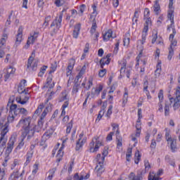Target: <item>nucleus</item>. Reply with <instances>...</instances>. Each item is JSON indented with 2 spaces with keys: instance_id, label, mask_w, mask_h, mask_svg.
Returning <instances> with one entry per match:
<instances>
[{
  "instance_id": "f257e3e1",
  "label": "nucleus",
  "mask_w": 180,
  "mask_h": 180,
  "mask_svg": "<svg viewBox=\"0 0 180 180\" xmlns=\"http://www.w3.org/2000/svg\"><path fill=\"white\" fill-rule=\"evenodd\" d=\"M146 25L144 26L143 30L142 32L141 39L138 40L137 41V49L141 51L138 56L136 57V65H140V60L143 57V50L144 49V43L147 39V34L148 32V26L151 25V19L150 18H145Z\"/></svg>"
},
{
  "instance_id": "f03ea898",
  "label": "nucleus",
  "mask_w": 180,
  "mask_h": 180,
  "mask_svg": "<svg viewBox=\"0 0 180 180\" xmlns=\"http://www.w3.org/2000/svg\"><path fill=\"white\" fill-rule=\"evenodd\" d=\"M16 127H22L23 130L22 134L28 135V139L33 137V134L36 131V126L34 124H32V119L30 117H24L20 120Z\"/></svg>"
},
{
  "instance_id": "7ed1b4c3",
  "label": "nucleus",
  "mask_w": 180,
  "mask_h": 180,
  "mask_svg": "<svg viewBox=\"0 0 180 180\" xmlns=\"http://www.w3.org/2000/svg\"><path fill=\"white\" fill-rule=\"evenodd\" d=\"M19 113H22V115H27V110L25 108H18V105L16 104H12L10 106L9 115L8 117V122L9 123H12L14 120H17V116Z\"/></svg>"
},
{
  "instance_id": "20e7f679",
  "label": "nucleus",
  "mask_w": 180,
  "mask_h": 180,
  "mask_svg": "<svg viewBox=\"0 0 180 180\" xmlns=\"http://www.w3.org/2000/svg\"><path fill=\"white\" fill-rule=\"evenodd\" d=\"M1 137H0V151H4L5 147L6 146V142L8 141V136H6V133L9 131L8 129V126L6 124H4V121L0 122V130Z\"/></svg>"
},
{
  "instance_id": "39448f33",
  "label": "nucleus",
  "mask_w": 180,
  "mask_h": 180,
  "mask_svg": "<svg viewBox=\"0 0 180 180\" xmlns=\"http://www.w3.org/2000/svg\"><path fill=\"white\" fill-rule=\"evenodd\" d=\"M103 146V136H96L90 143V153H96Z\"/></svg>"
},
{
  "instance_id": "423d86ee",
  "label": "nucleus",
  "mask_w": 180,
  "mask_h": 180,
  "mask_svg": "<svg viewBox=\"0 0 180 180\" xmlns=\"http://www.w3.org/2000/svg\"><path fill=\"white\" fill-rule=\"evenodd\" d=\"M97 165L95 168V172L97 176H101L103 172H105V167H103V162L105 161V157H101V154H98L96 158Z\"/></svg>"
},
{
  "instance_id": "0eeeda50",
  "label": "nucleus",
  "mask_w": 180,
  "mask_h": 180,
  "mask_svg": "<svg viewBox=\"0 0 180 180\" xmlns=\"http://www.w3.org/2000/svg\"><path fill=\"white\" fill-rule=\"evenodd\" d=\"M67 9H68V7L63 8L61 13L56 18L54 21L52 22L51 27H52L53 33H57L58 30H60V27H61V23L63 22V13H64Z\"/></svg>"
},
{
  "instance_id": "6e6552de",
  "label": "nucleus",
  "mask_w": 180,
  "mask_h": 180,
  "mask_svg": "<svg viewBox=\"0 0 180 180\" xmlns=\"http://www.w3.org/2000/svg\"><path fill=\"white\" fill-rule=\"evenodd\" d=\"M36 53L32 52L30 58H28L27 68L29 71H36L37 70V65L39 64V60L36 58Z\"/></svg>"
},
{
  "instance_id": "1a4fd4ad",
  "label": "nucleus",
  "mask_w": 180,
  "mask_h": 180,
  "mask_svg": "<svg viewBox=\"0 0 180 180\" xmlns=\"http://www.w3.org/2000/svg\"><path fill=\"white\" fill-rule=\"evenodd\" d=\"M174 95H175V98H174V97H170L169 99L170 103H174L173 108L174 110H176V109H178V108H179L180 106V86H178L175 89Z\"/></svg>"
},
{
  "instance_id": "9d476101",
  "label": "nucleus",
  "mask_w": 180,
  "mask_h": 180,
  "mask_svg": "<svg viewBox=\"0 0 180 180\" xmlns=\"http://www.w3.org/2000/svg\"><path fill=\"white\" fill-rule=\"evenodd\" d=\"M168 8H169L167 11V19L170 20L171 22L170 26L171 27H172L174 26V12L175 11V8H174V2L172 1V0H169Z\"/></svg>"
},
{
  "instance_id": "9b49d317",
  "label": "nucleus",
  "mask_w": 180,
  "mask_h": 180,
  "mask_svg": "<svg viewBox=\"0 0 180 180\" xmlns=\"http://www.w3.org/2000/svg\"><path fill=\"white\" fill-rule=\"evenodd\" d=\"M85 143H86V137L84 136V132H82L79 135V139L76 143V150L79 151V150H81V148L84 147V144H85Z\"/></svg>"
},
{
  "instance_id": "f8f14e48",
  "label": "nucleus",
  "mask_w": 180,
  "mask_h": 180,
  "mask_svg": "<svg viewBox=\"0 0 180 180\" xmlns=\"http://www.w3.org/2000/svg\"><path fill=\"white\" fill-rule=\"evenodd\" d=\"M37 37H39V32H34L33 33H31L30 36L28 37L27 44L25 46V49L30 47V44H34L37 39Z\"/></svg>"
},
{
  "instance_id": "ddd939ff",
  "label": "nucleus",
  "mask_w": 180,
  "mask_h": 180,
  "mask_svg": "<svg viewBox=\"0 0 180 180\" xmlns=\"http://www.w3.org/2000/svg\"><path fill=\"white\" fill-rule=\"evenodd\" d=\"M29 95H27V93L25 92V94L16 97L15 101L17 103H20V105H26V103H27V101H29Z\"/></svg>"
},
{
  "instance_id": "4468645a",
  "label": "nucleus",
  "mask_w": 180,
  "mask_h": 180,
  "mask_svg": "<svg viewBox=\"0 0 180 180\" xmlns=\"http://www.w3.org/2000/svg\"><path fill=\"white\" fill-rule=\"evenodd\" d=\"M93 82L94 79H92V77H89V79L85 78L82 83V86H83L86 91H89L92 85H94Z\"/></svg>"
},
{
  "instance_id": "2eb2a0df",
  "label": "nucleus",
  "mask_w": 180,
  "mask_h": 180,
  "mask_svg": "<svg viewBox=\"0 0 180 180\" xmlns=\"http://www.w3.org/2000/svg\"><path fill=\"white\" fill-rule=\"evenodd\" d=\"M23 41V28L20 27L18 30V33L16 35L15 44L16 46H19Z\"/></svg>"
},
{
  "instance_id": "dca6fc26",
  "label": "nucleus",
  "mask_w": 180,
  "mask_h": 180,
  "mask_svg": "<svg viewBox=\"0 0 180 180\" xmlns=\"http://www.w3.org/2000/svg\"><path fill=\"white\" fill-rule=\"evenodd\" d=\"M91 37L93 40L98 41L99 37V32L96 31V23H93L91 28L90 30Z\"/></svg>"
},
{
  "instance_id": "f3484780",
  "label": "nucleus",
  "mask_w": 180,
  "mask_h": 180,
  "mask_svg": "<svg viewBox=\"0 0 180 180\" xmlns=\"http://www.w3.org/2000/svg\"><path fill=\"white\" fill-rule=\"evenodd\" d=\"M120 77H127V78H130V74L131 73V68H121L120 70Z\"/></svg>"
},
{
  "instance_id": "a211bd4d",
  "label": "nucleus",
  "mask_w": 180,
  "mask_h": 180,
  "mask_svg": "<svg viewBox=\"0 0 180 180\" xmlns=\"http://www.w3.org/2000/svg\"><path fill=\"white\" fill-rule=\"evenodd\" d=\"M55 83L53 82V77L49 76L46 79V82L44 85V89H48V91H50V89H53L54 88Z\"/></svg>"
},
{
  "instance_id": "6ab92c4d",
  "label": "nucleus",
  "mask_w": 180,
  "mask_h": 180,
  "mask_svg": "<svg viewBox=\"0 0 180 180\" xmlns=\"http://www.w3.org/2000/svg\"><path fill=\"white\" fill-rule=\"evenodd\" d=\"M15 141L16 139L15 137H11L9 139V141L7 144V149L6 150V154H11V153H12V150H13V146H15Z\"/></svg>"
},
{
  "instance_id": "aec40b11",
  "label": "nucleus",
  "mask_w": 180,
  "mask_h": 180,
  "mask_svg": "<svg viewBox=\"0 0 180 180\" xmlns=\"http://www.w3.org/2000/svg\"><path fill=\"white\" fill-rule=\"evenodd\" d=\"M102 89H103V86H102V84H98L95 88H93L91 89L92 97L95 98L96 96H99V94H101Z\"/></svg>"
},
{
  "instance_id": "412c9836",
  "label": "nucleus",
  "mask_w": 180,
  "mask_h": 180,
  "mask_svg": "<svg viewBox=\"0 0 180 180\" xmlns=\"http://www.w3.org/2000/svg\"><path fill=\"white\" fill-rule=\"evenodd\" d=\"M15 72H16V69L15 68L12 66H9L8 68H7L6 73L4 75L5 81L9 79V78H11V77H12V75H13Z\"/></svg>"
},
{
  "instance_id": "4be33fe9",
  "label": "nucleus",
  "mask_w": 180,
  "mask_h": 180,
  "mask_svg": "<svg viewBox=\"0 0 180 180\" xmlns=\"http://www.w3.org/2000/svg\"><path fill=\"white\" fill-rule=\"evenodd\" d=\"M152 44H154V43H157L158 44H159L160 46H162L163 44V41H162V38L158 37V34L157 32H154L153 35H152Z\"/></svg>"
},
{
  "instance_id": "5701e85b",
  "label": "nucleus",
  "mask_w": 180,
  "mask_h": 180,
  "mask_svg": "<svg viewBox=\"0 0 180 180\" xmlns=\"http://www.w3.org/2000/svg\"><path fill=\"white\" fill-rule=\"evenodd\" d=\"M26 136H28V135L26 134H22L21 135V137L19 140L18 146L15 148V150H21V148H23V146H25V139H26ZM27 139H29L30 138H29L28 136Z\"/></svg>"
},
{
  "instance_id": "b1692460",
  "label": "nucleus",
  "mask_w": 180,
  "mask_h": 180,
  "mask_svg": "<svg viewBox=\"0 0 180 180\" xmlns=\"http://www.w3.org/2000/svg\"><path fill=\"white\" fill-rule=\"evenodd\" d=\"M110 56H112L110 53H108L106 56L103 57L101 61V68H103L105 65H108L110 63Z\"/></svg>"
},
{
  "instance_id": "393cba45",
  "label": "nucleus",
  "mask_w": 180,
  "mask_h": 180,
  "mask_svg": "<svg viewBox=\"0 0 180 180\" xmlns=\"http://www.w3.org/2000/svg\"><path fill=\"white\" fill-rule=\"evenodd\" d=\"M116 36H113V31L112 30H108L103 37L104 41H108V40H110V39H115Z\"/></svg>"
},
{
  "instance_id": "a878e982",
  "label": "nucleus",
  "mask_w": 180,
  "mask_h": 180,
  "mask_svg": "<svg viewBox=\"0 0 180 180\" xmlns=\"http://www.w3.org/2000/svg\"><path fill=\"white\" fill-rule=\"evenodd\" d=\"M89 176H91V175L89 173H81L80 175H79L78 174H75L74 178L76 180H86L89 179Z\"/></svg>"
},
{
  "instance_id": "bb28decb",
  "label": "nucleus",
  "mask_w": 180,
  "mask_h": 180,
  "mask_svg": "<svg viewBox=\"0 0 180 180\" xmlns=\"http://www.w3.org/2000/svg\"><path fill=\"white\" fill-rule=\"evenodd\" d=\"M136 133L131 135V140L132 141L137 143V139H139V137H140V134H141V128H140V127H138V128H136Z\"/></svg>"
},
{
  "instance_id": "cd10ccee",
  "label": "nucleus",
  "mask_w": 180,
  "mask_h": 180,
  "mask_svg": "<svg viewBox=\"0 0 180 180\" xmlns=\"http://www.w3.org/2000/svg\"><path fill=\"white\" fill-rule=\"evenodd\" d=\"M174 37H175V34H170L169 37L170 41V47L169 49H173V50L174 47H176V44H178V41Z\"/></svg>"
},
{
  "instance_id": "c85d7f7f",
  "label": "nucleus",
  "mask_w": 180,
  "mask_h": 180,
  "mask_svg": "<svg viewBox=\"0 0 180 180\" xmlns=\"http://www.w3.org/2000/svg\"><path fill=\"white\" fill-rule=\"evenodd\" d=\"M63 149L64 146H62L60 149L58 150L56 153V162H60V161L63 160V156L64 155V151H63Z\"/></svg>"
},
{
  "instance_id": "c756f323",
  "label": "nucleus",
  "mask_w": 180,
  "mask_h": 180,
  "mask_svg": "<svg viewBox=\"0 0 180 180\" xmlns=\"http://www.w3.org/2000/svg\"><path fill=\"white\" fill-rule=\"evenodd\" d=\"M167 143L170 146V149L173 152L176 151V150H178V147H176V139H171L170 141H168Z\"/></svg>"
},
{
  "instance_id": "7c9ffc66",
  "label": "nucleus",
  "mask_w": 180,
  "mask_h": 180,
  "mask_svg": "<svg viewBox=\"0 0 180 180\" xmlns=\"http://www.w3.org/2000/svg\"><path fill=\"white\" fill-rule=\"evenodd\" d=\"M81 30V24H77L75 26V29L73 30V37L74 39H77L78 36H79V31Z\"/></svg>"
},
{
  "instance_id": "2f4dec72",
  "label": "nucleus",
  "mask_w": 180,
  "mask_h": 180,
  "mask_svg": "<svg viewBox=\"0 0 180 180\" xmlns=\"http://www.w3.org/2000/svg\"><path fill=\"white\" fill-rule=\"evenodd\" d=\"M6 40H8V34H4L0 39V47L1 49H5V44H6Z\"/></svg>"
},
{
  "instance_id": "473e14b6",
  "label": "nucleus",
  "mask_w": 180,
  "mask_h": 180,
  "mask_svg": "<svg viewBox=\"0 0 180 180\" xmlns=\"http://www.w3.org/2000/svg\"><path fill=\"white\" fill-rule=\"evenodd\" d=\"M153 11L156 15H158L160 12H161V7L160 6V4H158V0L155 1V4L153 6Z\"/></svg>"
},
{
  "instance_id": "72a5a7b5",
  "label": "nucleus",
  "mask_w": 180,
  "mask_h": 180,
  "mask_svg": "<svg viewBox=\"0 0 180 180\" xmlns=\"http://www.w3.org/2000/svg\"><path fill=\"white\" fill-rule=\"evenodd\" d=\"M68 100V93L67 91H63L59 98V102H64V101Z\"/></svg>"
},
{
  "instance_id": "f704fd0d",
  "label": "nucleus",
  "mask_w": 180,
  "mask_h": 180,
  "mask_svg": "<svg viewBox=\"0 0 180 180\" xmlns=\"http://www.w3.org/2000/svg\"><path fill=\"white\" fill-rule=\"evenodd\" d=\"M148 180H160L161 178L155 173V172H150L149 174Z\"/></svg>"
},
{
  "instance_id": "c9c22d12",
  "label": "nucleus",
  "mask_w": 180,
  "mask_h": 180,
  "mask_svg": "<svg viewBox=\"0 0 180 180\" xmlns=\"http://www.w3.org/2000/svg\"><path fill=\"white\" fill-rule=\"evenodd\" d=\"M33 157V152H29L27 153L26 155V161L25 162V165H29V164L30 163V161L32 160V158Z\"/></svg>"
},
{
  "instance_id": "e433bc0d",
  "label": "nucleus",
  "mask_w": 180,
  "mask_h": 180,
  "mask_svg": "<svg viewBox=\"0 0 180 180\" xmlns=\"http://www.w3.org/2000/svg\"><path fill=\"white\" fill-rule=\"evenodd\" d=\"M132 153H133V149L131 148H129L126 153V160L128 162H130V159L131 158Z\"/></svg>"
},
{
  "instance_id": "4c0bfd02",
  "label": "nucleus",
  "mask_w": 180,
  "mask_h": 180,
  "mask_svg": "<svg viewBox=\"0 0 180 180\" xmlns=\"http://www.w3.org/2000/svg\"><path fill=\"white\" fill-rule=\"evenodd\" d=\"M127 65V60L125 58H122L120 60H118V66L120 67V68H124Z\"/></svg>"
},
{
  "instance_id": "58836bf2",
  "label": "nucleus",
  "mask_w": 180,
  "mask_h": 180,
  "mask_svg": "<svg viewBox=\"0 0 180 180\" xmlns=\"http://www.w3.org/2000/svg\"><path fill=\"white\" fill-rule=\"evenodd\" d=\"M91 8H92L93 12L91 15V18H93L94 19H95V18H96L98 15V7L95 4H94L92 5Z\"/></svg>"
},
{
  "instance_id": "ea45409f",
  "label": "nucleus",
  "mask_w": 180,
  "mask_h": 180,
  "mask_svg": "<svg viewBox=\"0 0 180 180\" xmlns=\"http://www.w3.org/2000/svg\"><path fill=\"white\" fill-rule=\"evenodd\" d=\"M68 105H70V103H68V101H67L62 105V108H61V109H62L61 116H65V109H67V108H68Z\"/></svg>"
},
{
  "instance_id": "a19ab883",
  "label": "nucleus",
  "mask_w": 180,
  "mask_h": 180,
  "mask_svg": "<svg viewBox=\"0 0 180 180\" xmlns=\"http://www.w3.org/2000/svg\"><path fill=\"white\" fill-rule=\"evenodd\" d=\"M46 115H47V110H44L42 114L41 115L40 121H39L38 122L39 126H41V127L43 126V122H41V120H43V119H44Z\"/></svg>"
},
{
  "instance_id": "79ce46f5",
  "label": "nucleus",
  "mask_w": 180,
  "mask_h": 180,
  "mask_svg": "<svg viewBox=\"0 0 180 180\" xmlns=\"http://www.w3.org/2000/svg\"><path fill=\"white\" fill-rule=\"evenodd\" d=\"M155 74L156 77H160L161 74V62H158Z\"/></svg>"
},
{
  "instance_id": "37998d69",
  "label": "nucleus",
  "mask_w": 180,
  "mask_h": 180,
  "mask_svg": "<svg viewBox=\"0 0 180 180\" xmlns=\"http://www.w3.org/2000/svg\"><path fill=\"white\" fill-rule=\"evenodd\" d=\"M140 160H141V155H140V152H139V150H137L135 153V157H134L135 164H139V162H140Z\"/></svg>"
},
{
  "instance_id": "c03bdc74",
  "label": "nucleus",
  "mask_w": 180,
  "mask_h": 180,
  "mask_svg": "<svg viewBox=\"0 0 180 180\" xmlns=\"http://www.w3.org/2000/svg\"><path fill=\"white\" fill-rule=\"evenodd\" d=\"M4 63H13V56L9 53L6 54L4 59Z\"/></svg>"
},
{
  "instance_id": "a18cd8bd",
  "label": "nucleus",
  "mask_w": 180,
  "mask_h": 180,
  "mask_svg": "<svg viewBox=\"0 0 180 180\" xmlns=\"http://www.w3.org/2000/svg\"><path fill=\"white\" fill-rule=\"evenodd\" d=\"M112 110H113V105H109L108 109L105 113V117H108V119H109L110 117V116L112 115Z\"/></svg>"
},
{
  "instance_id": "49530a36",
  "label": "nucleus",
  "mask_w": 180,
  "mask_h": 180,
  "mask_svg": "<svg viewBox=\"0 0 180 180\" xmlns=\"http://www.w3.org/2000/svg\"><path fill=\"white\" fill-rule=\"evenodd\" d=\"M128 98H129V93H128L127 90H125V92L124 94V98L122 100V103H123L124 106L127 103Z\"/></svg>"
},
{
  "instance_id": "de8ad7c7",
  "label": "nucleus",
  "mask_w": 180,
  "mask_h": 180,
  "mask_svg": "<svg viewBox=\"0 0 180 180\" xmlns=\"http://www.w3.org/2000/svg\"><path fill=\"white\" fill-rule=\"evenodd\" d=\"M86 6L85 4H82L79 6V12L78 13L79 16H82L84 12H85V8Z\"/></svg>"
},
{
  "instance_id": "09e8293b",
  "label": "nucleus",
  "mask_w": 180,
  "mask_h": 180,
  "mask_svg": "<svg viewBox=\"0 0 180 180\" xmlns=\"http://www.w3.org/2000/svg\"><path fill=\"white\" fill-rule=\"evenodd\" d=\"M122 146H123V139H122V138L117 139V148H118V150H120Z\"/></svg>"
},
{
  "instance_id": "8fccbe9b",
  "label": "nucleus",
  "mask_w": 180,
  "mask_h": 180,
  "mask_svg": "<svg viewBox=\"0 0 180 180\" xmlns=\"http://www.w3.org/2000/svg\"><path fill=\"white\" fill-rule=\"evenodd\" d=\"M72 129V120H71L67 125L66 133L70 134L71 133V129Z\"/></svg>"
},
{
  "instance_id": "3c124183",
  "label": "nucleus",
  "mask_w": 180,
  "mask_h": 180,
  "mask_svg": "<svg viewBox=\"0 0 180 180\" xmlns=\"http://www.w3.org/2000/svg\"><path fill=\"white\" fill-rule=\"evenodd\" d=\"M37 171H39V164L35 163L33 165V169L32 172V175H36L37 174Z\"/></svg>"
},
{
  "instance_id": "603ef678",
  "label": "nucleus",
  "mask_w": 180,
  "mask_h": 180,
  "mask_svg": "<svg viewBox=\"0 0 180 180\" xmlns=\"http://www.w3.org/2000/svg\"><path fill=\"white\" fill-rule=\"evenodd\" d=\"M46 70H47V66H46V65L41 68L40 72L38 74L39 77H43V75H44V73L46 72Z\"/></svg>"
},
{
  "instance_id": "864d4df0",
  "label": "nucleus",
  "mask_w": 180,
  "mask_h": 180,
  "mask_svg": "<svg viewBox=\"0 0 180 180\" xmlns=\"http://www.w3.org/2000/svg\"><path fill=\"white\" fill-rule=\"evenodd\" d=\"M144 165H145V171L146 172H148L150 171V168H151V165H150V162L148 160L144 161Z\"/></svg>"
},
{
  "instance_id": "5fc2aeb1",
  "label": "nucleus",
  "mask_w": 180,
  "mask_h": 180,
  "mask_svg": "<svg viewBox=\"0 0 180 180\" xmlns=\"http://www.w3.org/2000/svg\"><path fill=\"white\" fill-rule=\"evenodd\" d=\"M65 2V0H56L55 5L58 6V8H60V6H63V5H64Z\"/></svg>"
},
{
  "instance_id": "6e6d98bb",
  "label": "nucleus",
  "mask_w": 180,
  "mask_h": 180,
  "mask_svg": "<svg viewBox=\"0 0 180 180\" xmlns=\"http://www.w3.org/2000/svg\"><path fill=\"white\" fill-rule=\"evenodd\" d=\"M103 115H105V110H101L97 117V119L96 120V122H99V120H101V119L103 117Z\"/></svg>"
},
{
  "instance_id": "4d7b16f0",
  "label": "nucleus",
  "mask_w": 180,
  "mask_h": 180,
  "mask_svg": "<svg viewBox=\"0 0 180 180\" xmlns=\"http://www.w3.org/2000/svg\"><path fill=\"white\" fill-rule=\"evenodd\" d=\"M174 56V49L169 48V55L167 56V60L171 61L172 60V56Z\"/></svg>"
},
{
  "instance_id": "13d9d810",
  "label": "nucleus",
  "mask_w": 180,
  "mask_h": 180,
  "mask_svg": "<svg viewBox=\"0 0 180 180\" xmlns=\"http://www.w3.org/2000/svg\"><path fill=\"white\" fill-rule=\"evenodd\" d=\"M72 68H67L66 69V75L67 77H70L69 79H71V75H72Z\"/></svg>"
},
{
  "instance_id": "bf43d9fd",
  "label": "nucleus",
  "mask_w": 180,
  "mask_h": 180,
  "mask_svg": "<svg viewBox=\"0 0 180 180\" xmlns=\"http://www.w3.org/2000/svg\"><path fill=\"white\" fill-rule=\"evenodd\" d=\"M85 71H86V68H85V66H84V67L80 70V71H79L78 75L77 76V79H78L79 78H81V77H82V75H83L84 74H85Z\"/></svg>"
},
{
  "instance_id": "052dcab7",
  "label": "nucleus",
  "mask_w": 180,
  "mask_h": 180,
  "mask_svg": "<svg viewBox=\"0 0 180 180\" xmlns=\"http://www.w3.org/2000/svg\"><path fill=\"white\" fill-rule=\"evenodd\" d=\"M165 130H166L165 137H166L167 141L168 142V141L172 140L173 139H172V137H171V135L169 134V131H168V129L166 128Z\"/></svg>"
},
{
  "instance_id": "680f3d73",
  "label": "nucleus",
  "mask_w": 180,
  "mask_h": 180,
  "mask_svg": "<svg viewBox=\"0 0 180 180\" xmlns=\"http://www.w3.org/2000/svg\"><path fill=\"white\" fill-rule=\"evenodd\" d=\"M112 127L113 131H116V134H119V124H112Z\"/></svg>"
},
{
  "instance_id": "e2e57ef3",
  "label": "nucleus",
  "mask_w": 180,
  "mask_h": 180,
  "mask_svg": "<svg viewBox=\"0 0 180 180\" xmlns=\"http://www.w3.org/2000/svg\"><path fill=\"white\" fill-rule=\"evenodd\" d=\"M51 21V16L49 15L45 18V21L44 22V26L47 27L49 26V23Z\"/></svg>"
},
{
  "instance_id": "0e129e2a",
  "label": "nucleus",
  "mask_w": 180,
  "mask_h": 180,
  "mask_svg": "<svg viewBox=\"0 0 180 180\" xmlns=\"http://www.w3.org/2000/svg\"><path fill=\"white\" fill-rule=\"evenodd\" d=\"M18 92L20 94H25L26 92V89H25V86L19 85L18 89Z\"/></svg>"
},
{
  "instance_id": "69168bd1",
  "label": "nucleus",
  "mask_w": 180,
  "mask_h": 180,
  "mask_svg": "<svg viewBox=\"0 0 180 180\" xmlns=\"http://www.w3.org/2000/svg\"><path fill=\"white\" fill-rule=\"evenodd\" d=\"M74 65H75V59H70L69 60V65H68V68H70V67L72 69H74Z\"/></svg>"
},
{
  "instance_id": "338daca9",
  "label": "nucleus",
  "mask_w": 180,
  "mask_h": 180,
  "mask_svg": "<svg viewBox=\"0 0 180 180\" xmlns=\"http://www.w3.org/2000/svg\"><path fill=\"white\" fill-rule=\"evenodd\" d=\"M130 44V38L127 37V38H124V47H129Z\"/></svg>"
},
{
  "instance_id": "774afa93",
  "label": "nucleus",
  "mask_w": 180,
  "mask_h": 180,
  "mask_svg": "<svg viewBox=\"0 0 180 180\" xmlns=\"http://www.w3.org/2000/svg\"><path fill=\"white\" fill-rule=\"evenodd\" d=\"M10 179L11 180H18L19 179V174L18 173H13V174H11Z\"/></svg>"
}]
</instances>
